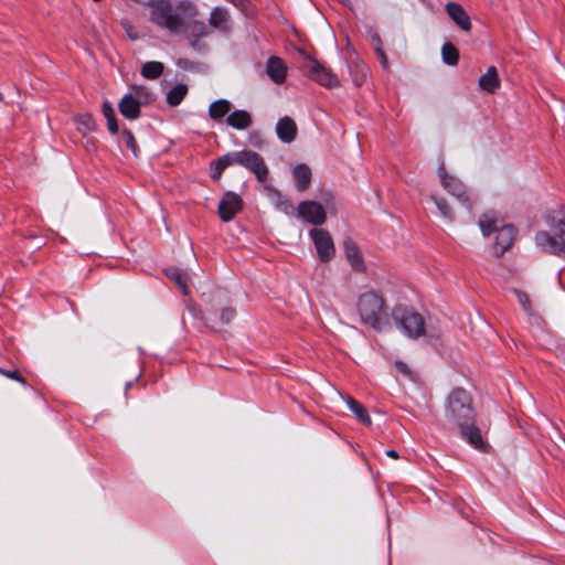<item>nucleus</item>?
<instances>
[{
  "label": "nucleus",
  "instance_id": "nucleus-1",
  "mask_svg": "<svg viewBox=\"0 0 565 565\" xmlns=\"http://www.w3.org/2000/svg\"><path fill=\"white\" fill-rule=\"evenodd\" d=\"M199 15L198 7L188 0L180 1L173 7L170 0H156L149 12L150 21L170 33L179 34L184 24V19Z\"/></svg>",
  "mask_w": 565,
  "mask_h": 565
},
{
  "label": "nucleus",
  "instance_id": "nucleus-2",
  "mask_svg": "<svg viewBox=\"0 0 565 565\" xmlns=\"http://www.w3.org/2000/svg\"><path fill=\"white\" fill-rule=\"evenodd\" d=\"M546 224L559 233L558 237L550 235L547 232H539L535 236V243L544 252L556 256L565 257V212L562 206L551 209L545 215Z\"/></svg>",
  "mask_w": 565,
  "mask_h": 565
},
{
  "label": "nucleus",
  "instance_id": "nucleus-3",
  "mask_svg": "<svg viewBox=\"0 0 565 565\" xmlns=\"http://www.w3.org/2000/svg\"><path fill=\"white\" fill-rule=\"evenodd\" d=\"M479 227L484 237L495 233L494 252L502 255L512 245L515 230L510 224H504L495 211L483 213L479 220Z\"/></svg>",
  "mask_w": 565,
  "mask_h": 565
},
{
  "label": "nucleus",
  "instance_id": "nucleus-4",
  "mask_svg": "<svg viewBox=\"0 0 565 565\" xmlns=\"http://www.w3.org/2000/svg\"><path fill=\"white\" fill-rule=\"evenodd\" d=\"M445 418L458 428H465L466 424L475 422V411L468 392L456 388L449 394L445 406Z\"/></svg>",
  "mask_w": 565,
  "mask_h": 565
},
{
  "label": "nucleus",
  "instance_id": "nucleus-5",
  "mask_svg": "<svg viewBox=\"0 0 565 565\" xmlns=\"http://www.w3.org/2000/svg\"><path fill=\"white\" fill-rule=\"evenodd\" d=\"M358 312L363 322L381 330L387 317V310L381 294L374 290L364 291L356 302Z\"/></svg>",
  "mask_w": 565,
  "mask_h": 565
},
{
  "label": "nucleus",
  "instance_id": "nucleus-6",
  "mask_svg": "<svg viewBox=\"0 0 565 565\" xmlns=\"http://www.w3.org/2000/svg\"><path fill=\"white\" fill-rule=\"evenodd\" d=\"M398 329L408 338L416 339L426 334V323L420 313L413 308H396L393 311Z\"/></svg>",
  "mask_w": 565,
  "mask_h": 565
},
{
  "label": "nucleus",
  "instance_id": "nucleus-7",
  "mask_svg": "<svg viewBox=\"0 0 565 565\" xmlns=\"http://www.w3.org/2000/svg\"><path fill=\"white\" fill-rule=\"evenodd\" d=\"M309 237L322 263L330 262L335 256V246L331 234L321 227H313L309 231Z\"/></svg>",
  "mask_w": 565,
  "mask_h": 565
},
{
  "label": "nucleus",
  "instance_id": "nucleus-8",
  "mask_svg": "<svg viewBox=\"0 0 565 565\" xmlns=\"http://www.w3.org/2000/svg\"><path fill=\"white\" fill-rule=\"evenodd\" d=\"M148 102L147 93L142 88H135L126 94L118 104L120 114L127 119H137L140 115V106Z\"/></svg>",
  "mask_w": 565,
  "mask_h": 565
},
{
  "label": "nucleus",
  "instance_id": "nucleus-9",
  "mask_svg": "<svg viewBox=\"0 0 565 565\" xmlns=\"http://www.w3.org/2000/svg\"><path fill=\"white\" fill-rule=\"evenodd\" d=\"M297 216L305 223L315 225L316 227L324 224L327 213L324 207L316 202L306 200L298 204Z\"/></svg>",
  "mask_w": 565,
  "mask_h": 565
},
{
  "label": "nucleus",
  "instance_id": "nucleus-10",
  "mask_svg": "<svg viewBox=\"0 0 565 565\" xmlns=\"http://www.w3.org/2000/svg\"><path fill=\"white\" fill-rule=\"evenodd\" d=\"M238 164L254 172L257 180L264 182L268 175V169L263 158L254 151H237Z\"/></svg>",
  "mask_w": 565,
  "mask_h": 565
},
{
  "label": "nucleus",
  "instance_id": "nucleus-11",
  "mask_svg": "<svg viewBox=\"0 0 565 565\" xmlns=\"http://www.w3.org/2000/svg\"><path fill=\"white\" fill-rule=\"evenodd\" d=\"M195 18L196 17L184 19V24L179 34H184L191 45L196 49L199 47V39L209 36L211 34V30L209 24L204 21L196 20Z\"/></svg>",
  "mask_w": 565,
  "mask_h": 565
},
{
  "label": "nucleus",
  "instance_id": "nucleus-12",
  "mask_svg": "<svg viewBox=\"0 0 565 565\" xmlns=\"http://www.w3.org/2000/svg\"><path fill=\"white\" fill-rule=\"evenodd\" d=\"M307 67L310 78L318 84L326 87H335L339 85L337 77L318 61L310 58Z\"/></svg>",
  "mask_w": 565,
  "mask_h": 565
},
{
  "label": "nucleus",
  "instance_id": "nucleus-13",
  "mask_svg": "<svg viewBox=\"0 0 565 565\" xmlns=\"http://www.w3.org/2000/svg\"><path fill=\"white\" fill-rule=\"evenodd\" d=\"M242 209V200L234 192H226L218 204V213L224 222H230Z\"/></svg>",
  "mask_w": 565,
  "mask_h": 565
},
{
  "label": "nucleus",
  "instance_id": "nucleus-14",
  "mask_svg": "<svg viewBox=\"0 0 565 565\" xmlns=\"http://www.w3.org/2000/svg\"><path fill=\"white\" fill-rule=\"evenodd\" d=\"M210 30H216L221 33H228L232 30V20L228 10L225 7L217 6L212 9L209 17Z\"/></svg>",
  "mask_w": 565,
  "mask_h": 565
},
{
  "label": "nucleus",
  "instance_id": "nucleus-15",
  "mask_svg": "<svg viewBox=\"0 0 565 565\" xmlns=\"http://www.w3.org/2000/svg\"><path fill=\"white\" fill-rule=\"evenodd\" d=\"M438 175L444 189L451 195L456 196L459 201H468L467 191L459 179L446 173L444 168H439Z\"/></svg>",
  "mask_w": 565,
  "mask_h": 565
},
{
  "label": "nucleus",
  "instance_id": "nucleus-16",
  "mask_svg": "<svg viewBox=\"0 0 565 565\" xmlns=\"http://www.w3.org/2000/svg\"><path fill=\"white\" fill-rule=\"evenodd\" d=\"M343 247L345 258L349 262L351 268L356 273L365 271L366 266L356 244L351 239H345Z\"/></svg>",
  "mask_w": 565,
  "mask_h": 565
},
{
  "label": "nucleus",
  "instance_id": "nucleus-17",
  "mask_svg": "<svg viewBox=\"0 0 565 565\" xmlns=\"http://www.w3.org/2000/svg\"><path fill=\"white\" fill-rule=\"evenodd\" d=\"M446 11L450 19L462 30L470 31L471 30V21L463 9V7L457 2H448L446 4Z\"/></svg>",
  "mask_w": 565,
  "mask_h": 565
},
{
  "label": "nucleus",
  "instance_id": "nucleus-18",
  "mask_svg": "<svg viewBox=\"0 0 565 565\" xmlns=\"http://www.w3.org/2000/svg\"><path fill=\"white\" fill-rule=\"evenodd\" d=\"M267 74L274 83L281 84L287 76V66L281 58L276 56L269 57L267 61Z\"/></svg>",
  "mask_w": 565,
  "mask_h": 565
},
{
  "label": "nucleus",
  "instance_id": "nucleus-19",
  "mask_svg": "<svg viewBox=\"0 0 565 565\" xmlns=\"http://www.w3.org/2000/svg\"><path fill=\"white\" fill-rule=\"evenodd\" d=\"M462 437L476 449L487 451L488 445L483 441L479 428L473 423L466 424L465 428H459Z\"/></svg>",
  "mask_w": 565,
  "mask_h": 565
},
{
  "label": "nucleus",
  "instance_id": "nucleus-20",
  "mask_svg": "<svg viewBox=\"0 0 565 565\" xmlns=\"http://www.w3.org/2000/svg\"><path fill=\"white\" fill-rule=\"evenodd\" d=\"M276 132L282 142H291L296 138L297 126L289 117H284L276 125Z\"/></svg>",
  "mask_w": 565,
  "mask_h": 565
},
{
  "label": "nucleus",
  "instance_id": "nucleus-21",
  "mask_svg": "<svg viewBox=\"0 0 565 565\" xmlns=\"http://www.w3.org/2000/svg\"><path fill=\"white\" fill-rule=\"evenodd\" d=\"M292 178L296 189L299 192H303L311 182V170L307 164L298 163L292 169Z\"/></svg>",
  "mask_w": 565,
  "mask_h": 565
},
{
  "label": "nucleus",
  "instance_id": "nucleus-22",
  "mask_svg": "<svg viewBox=\"0 0 565 565\" xmlns=\"http://www.w3.org/2000/svg\"><path fill=\"white\" fill-rule=\"evenodd\" d=\"M478 85L482 90L493 94L500 87L497 68L490 66L487 72L479 77Z\"/></svg>",
  "mask_w": 565,
  "mask_h": 565
},
{
  "label": "nucleus",
  "instance_id": "nucleus-23",
  "mask_svg": "<svg viewBox=\"0 0 565 565\" xmlns=\"http://www.w3.org/2000/svg\"><path fill=\"white\" fill-rule=\"evenodd\" d=\"M226 122L234 129L244 130L252 125V117L246 110H235L228 114Z\"/></svg>",
  "mask_w": 565,
  "mask_h": 565
},
{
  "label": "nucleus",
  "instance_id": "nucleus-24",
  "mask_svg": "<svg viewBox=\"0 0 565 565\" xmlns=\"http://www.w3.org/2000/svg\"><path fill=\"white\" fill-rule=\"evenodd\" d=\"M342 398L345 402L349 409L358 417L359 420H361L363 424L367 426L371 425V417L366 408L362 404H360L351 396H342Z\"/></svg>",
  "mask_w": 565,
  "mask_h": 565
},
{
  "label": "nucleus",
  "instance_id": "nucleus-25",
  "mask_svg": "<svg viewBox=\"0 0 565 565\" xmlns=\"http://www.w3.org/2000/svg\"><path fill=\"white\" fill-rule=\"evenodd\" d=\"M166 275L178 286L182 294H188V274L180 268H168Z\"/></svg>",
  "mask_w": 565,
  "mask_h": 565
},
{
  "label": "nucleus",
  "instance_id": "nucleus-26",
  "mask_svg": "<svg viewBox=\"0 0 565 565\" xmlns=\"http://www.w3.org/2000/svg\"><path fill=\"white\" fill-rule=\"evenodd\" d=\"M231 110V103L226 99L213 102L209 107V115L212 119L218 120L227 115Z\"/></svg>",
  "mask_w": 565,
  "mask_h": 565
},
{
  "label": "nucleus",
  "instance_id": "nucleus-27",
  "mask_svg": "<svg viewBox=\"0 0 565 565\" xmlns=\"http://www.w3.org/2000/svg\"><path fill=\"white\" fill-rule=\"evenodd\" d=\"M431 201L435 203L443 220L447 223H451L454 220V212L448 202L444 198H439L437 195H431Z\"/></svg>",
  "mask_w": 565,
  "mask_h": 565
},
{
  "label": "nucleus",
  "instance_id": "nucleus-28",
  "mask_svg": "<svg viewBox=\"0 0 565 565\" xmlns=\"http://www.w3.org/2000/svg\"><path fill=\"white\" fill-rule=\"evenodd\" d=\"M163 64L157 61H150L143 64L141 75L148 79L158 78L163 72Z\"/></svg>",
  "mask_w": 565,
  "mask_h": 565
},
{
  "label": "nucleus",
  "instance_id": "nucleus-29",
  "mask_svg": "<svg viewBox=\"0 0 565 565\" xmlns=\"http://www.w3.org/2000/svg\"><path fill=\"white\" fill-rule=\"evenodd\" d=\"M188 93V86L184 84H178L172 87L167 94V102L171 106L179 105Z\"/></svg>",
  "mask_w": 565,
  "mask_h": 565
},
{
  "label": "nucleus",
  "instance_id": "nucleus-30",
  "mask_svg": "<svg viewBox=\"0 0 565 565\" xmlns=\"http://www.w3.org/2000/svg\"><path fill=\"white\" fill-rule=\"evenodd\" d=\"M441 57L444 63L454 66L458 63L459 52L454 44L447 42L441 47Z\"/></svg>",
  "mask_w": 565,
  "mask_h": 565
},
{
  "label": "nucleus",
  "instance_id": "nucleus-31",
  "mask_svg": "<svg viewBox=\"0 0 565 565\" xmlns=\"http://www.w3.org/2000/svg\"><path fill=\"white\" fill-rule=\"evenodd\" d=\"M273 195L275 196V205L277 209L282 211L286 214H289L292 211V205L290 202L278 191L270 189Z\"/></svg>",
  "mask_w": 565,
  "mask_h": 565
},
{
  "label": "nucleus",
  "instance_id": "nucleus-32",
  "mask_svg": "<svg viewBox=\"0 0 565 565\" xmlns=\"http://www.w3.org/2000/svg\"><path fill=\"white\" fill-rule=\"evenodd\" d=\"M81 127L78 128L81 132L85 134L86 131H93L96 128L95 121L90 115H83L77 118Z\"/></svg>",
  "mask_w": 565,
  "mask_h": 565
},
{
  "label": "nucleus",
  "instance_id": "nucleus-33",
  "mask_svg": "<svg viewBox=\"0 0 565 565\" xmlns=\"http://www.w3.org/2000/svg\"><path fill=\"white\" fill-rule=\"evenodd\" d=\"M122 138H124V141H125L127 148H129L131 150V152L135 156H137V153H138V146H137L136 139H135L134 135L131 134V131L124 130L122 131Z\"/></svg>",
  "mask_w": 565,
  "mask_h": 565
},
{
  "label": "nucleus",
  "instance_id": "nucleus-34",
  "mask_svg": "<svg viewBox=\"0 0 565 565\" xmlns=\"http://www.w3.org/2000/svg\"><path fill=\"white\" fill-rule=\"evenodd\" d=\"M355 67H356V71L360 73V75L354 76L353 82L356 86H360L366 77V67L361 63H358L355 65Z\"/></svg>",
  "mask_w": 565,
  "mask_h": 565
},
{
  "label": "nucleus",
  "instance_id": "nucleus-35",
  "mask_svg": "<svg viewBox=\"0 0 565 565\" xmlns=\"http://www.w3.org/2000/svg\"><path fill=\"white\" fill-rule=\"evenodd\" d=\"M220 160L225 168L232 164H238L237 152L226 153Z\"/></svg>",
  "mask_w": 565,
  "mask_h": 565
},
{
  "label": "nucleus",
  "instance_id": "nucleus-36",
  "mask_svg": "<svg viewBox=\"0 0 565 565\" xmlns=\"http://www.w3.org/2000/svg\"><path fill=\"white\" fill-rule=\"evenodd\" d=\"M225 169L224 164L221 162V160L218 159L212 167V172H211V177L214 179V180H217L220 179L221 174H222V171Z\"/></svg>",
  "mask_w": 565,
  "mask_h": 565
},
{
  "label": "nucleus",
  "instance_id": "nucleus-37",
  "mask_svg": "<svg viewBox=\"0 0 565 565\" xmlns=\"http://www.w3.org/2000/svg\"><path fill=\"white\" fill-rule=\"evenodd\" d=\"M0 374L7 376L9 379L15 380L22 384H25V381L19 375V373L17 371H4V370L0 369Z\"/></svg>",
  "mask_w": 565,
  "mask_h": 565
},
{
  "label": "nucleus",
  "instance_id": "nucleus-38",
  "mask_svg": "<svg viewBox=\"0 0 565 565\" xmlns=\"http://www.w3.org/2000/svg\"><path fill=\"white\" fill-rule=\"evenodd\" d=\"M516 298L526 311H530L529 297L523 291H516Z\"/></svg>",
  "mask_w": 565,
  "mask_h": 565
},
{
  "label": "nucleus",
  "instance_id": "nucleus-39",
  "mask_svg": "<svg viewBox=\"0 0 565 565\" xmlns=\"http://www.w3.org/2000/svg\"><path fill=\"white\" fill-rule=\"evenodd\" d=\"M103 114L105 116L106 119H109V118H114L115 117V113H114V109L110 105L109 102H104L103 104Z\"/></svg>",
  "mask_w": 565,
  "mask_h": 565
},
{
  "label": "nucleus",
  "instance_id": "nucleus-40",
  "mask_svg": "<svg viewBox=\"0 0 565 565\" xmlns=\"http://www.w3.org/2000/svg\"><path fill=\"white\" fill-rule=\"evenodd\" d=\"M235 316V311L231 308H224L221 312V319L224 322H230Z\"/></svg>",
  "mask_w": 565,
  "mask_h": 565
},
{
  "label": "nucleus",
  "instance_id": "nucleus-41",
  "mask_svg": "<svg viewBox=\"0 0 565 565\" xmlns=\"http://www.w3.org/2000/svg\"><path fill=\"white\" fill-rule=\"evenodd\" d=\"M375 52L377 54V56L380 57L381 60V64L384 68H387L388 67V60H387V56L386 54L384 53L382 46H379V47H375Z\"/></svg>",
  "mask_w": 565,
  "mask_h": 565
},
{
  "label": "nucleus",
  "instance_id": "nucleus-42",
  "mask_svg": "<svg viewBox=\"0 0 565 565\" xmlns=\"http://www.w3.org/2000/svg\"><path fill=\"white\" fill-rule=\"evenodd\" d=\"M369 35L371 38L372 43L375 45V47L382 46L381 38L374 30L370 29Z\"/></svg>",
  "mask_w": 565,
  "mask_h": 565
},
{
  "label": "nucleus",
  "instance_id": "nucleus-43",
  "mask_svg": "<svg viewBox=\"0 0 565 565\" xmlns=\"http://www.w3.org/2000/svg\"><path fill=\"white\" fill-rule=\"evenodd\" d=\"M107 126H108V130L113 135H116L118 132V125L116 122V118L115 117L107 119Z\"/></svg>",
  "mask_w": 565,
  "mask_h": 565
},
{
  "label": "nucleus",
  "instance_id": "nucleus-44",
  "mask_svg": "<svg viewBox=\"0 0 565 565\" xmlns=\"http://www.w3.org/2000/svg\"><path fill=\"white\" fill-rule=\"evenodd\" d=\"M385 454L390 458H393V459H397L398 458V454L395 450H393V449L386 450Z\"/></svg>",
  "mask_w": 565,
  "mask_h": 565
},
{
  "label": "nucleus",
  "instance_id": "nucleus-45",
  "mask_svg": "<svg viewBox=\"0 0 565 565\" xmlns=\"http://www.w3.org/2000/svg\"><path fill=\"white\" fill-rule=\"evenodd\" d=\"M396 366H397V369H398L401 372L406 373V371H407V370H406V365H405L404 363H402V362H396Z\"/></svg>",
  "mask_w": 565,
  "mask_h": 565
},
{
  "label": "nucleus",
  "instance_id": "nucleus-46",
  "mask_svg": "<svg viewBox=\"0 0 565 565\" xmlns=\"http://www.w3.org/2000/svg\"><path fill=\"white\" fill-rule=\"evenodd\" d=\"M339 1H340L341 3H343V4H347V6H348V4H349V2H350V0H339Z\"/></svg>",
  "mask_w": 565,
  "mask_h": 565
}]
</instances>
